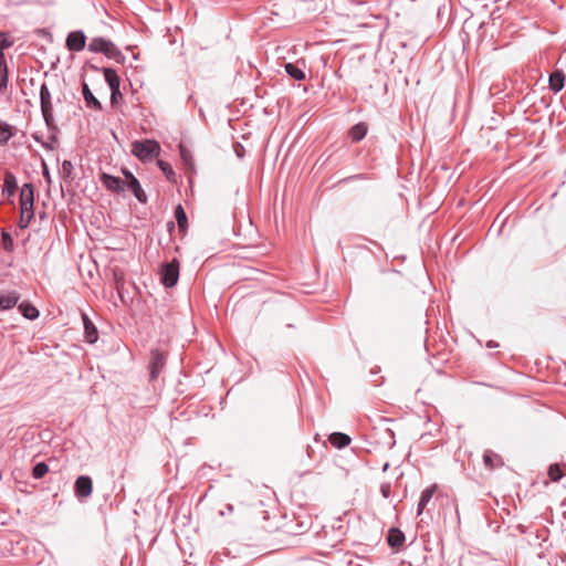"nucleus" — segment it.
Wrapping results in <instances>:
<instances>
[{
    "label": "nucleus",
    "instance_id": "nucleus-14",
    "mask_svg": "<svg viewBox=\"0 0 566 566\" xmlns=\"http://www.w3.org/2000/svg\"><path fill=\"white\" fill-rule=\"evenodd\" d=\"M82 92H83V96H84L85 103H86V105L88 107L95 108L97 111L102 109V104L93 95V93L91 92V90H90V87H88V85L86 83H83Z\"/></svg>",
    "mask_w": 566,
    "mask_h": 566
},
{
    "label": "nucleus",
    "instance_id": "nucleus-27",
    "mask_svg": "<svg viewBox=\"0 0 566 566\" xmlns=\"http://www.w3.org/2000/svg\"><path fill=\"white\" fill-rule=\"evenodd\" d=\"M180 157L186 166L192 168V155L191 151L182 144L179 145Z\"/></svg>",
    "mask_w": 566,
    "mask_h": 566
},
{
    "label": "nucleus",
    "instance_id": "nucleus-7",
    "mask_svg": "<svg viewBox=\"0 0 566 566\" xmlns=\"http://www.w3.org/2000/svg\"><path fill=\"white\" fill-rule=\"evenodd\" d=\"M165 364H166L165 355L158 349L151 350L149 366H150V378L153 380L158 377V375L160 374Z\"/></svg>",
    "mask_w": 566,
    "mask_h": 566
},
{
    "label": "nucleus",
    "instance_id": "nucleus-3",
    "mask_svg": "<svg viewBox=\"0 0 566 566\" xmlns=\"http://www.w3.org/2000/svg\"><path fill=\"white\" fill-rule=\"evenodd\" d=\"M179 279V262L175 259L163 266L161 282L166 287H172Z\"/></svg>",
    "mask_w": 566,
    "mask_h": 566
},
{
    "label": "nucleus",
    "instance_id": "nucleus-34",
    "mask_svg": "<svg viewBox=\"0 0 566 566\" xmlns=\"http://www.w3.org/2000/svg\"><path fill=\"white\" fill-rule=\"evenodd\" d=\"M73 166H72V163L69 161V160H64L63 164H62V169H63V172L65 175H70L71 170H72Z\"/></svg>",
    "mask_w": 566,
    "mask_h": 566
},
{
    "label": "nucleus",
    "instance_id": "nucleus-8",
    "mask_svg": "<svg viewBox=\"0 0 566 566\" xmlns=\"http://www.w3.org/2000/svg\"><path fill=\"white\" fill-rule=\"evenodd\" d=\"M74 492L77 497H88L93 492V483L91 478L81 475L76 479Z\"/></svg>",
    "mask_w": 566,
    "mask_h": 566
},
{
    "label": "nucleus",
    "instance_id": "nucleus-12",
    "mask_svg": "<svg viewBox=\"0 0 566 566\" xmlns=\"http://www.w3.org/2000/svg\"><path fill=\"white\" fill-rule=\"evenodd\" d=\"M387 542L390 547L398 549L405 542V535L400 530L391 528L389 530Z\"/></svg>",
    "mask_w": 566,
    "mask_h": 566
},
{
    "label": "nucleus",
    "instance_id": "nucleus-15",
    "mask_svg": "<svg viewBox=\"0 0 566 566\" xmlns=\"http://www.w3.org/2000/svg\"><path fill=\"white\" fill-rule=\"evenodd\" d=\"M103 181H104V185L107 187V189H109L112 191H123L124 190V180H122L120 178L104 174Z\"/></svg>",
    "mask_w": 566,
    "mask_h": 566
},
{
    "label": "nucleus",
    "instance_id": "nucleus-2",
    "mask_svg": "<svg viewBox=\"0 0 566 566\" xmlns=\"http://www.w3.org/2000/svg\"><path fill=\"white\" fill-rule=\"evenodd\" d=\"M104 77L111 88V103L112 105H116L118 101L123 98V95L119 90V76L117 75L115 70L107 67L104 69Z\"/></svg>",
    "mask_w": 566,
    "mask_h": 566
},
{
    "label": "nucleus",
    "instance_id": "nucleus-19",
    "mask_svg": "<svg viewBox=\"0 0 566 566\" xmlns=\"http://www.w3.org/2000/svg\"><path fill=\"white\" fill-rule=\"evenodd\" d=\"M483 462L485 467L490 470H493L497 467L503 465V460L500 455L493 453V452H485L483 455Z\"/></svg>",
    "mask_w": 566,
    "mask_h": 566
},
{
    "label": "nucleus",
    "instance_id": "nucleus-26",
    "mask_svg": "<svg viewBox=\"0 0 566 566\" xmlns=\"http://www.w3.org/2000/svg\"><path fill=\"white\" fill-rule=\"evenodd\" d=\"M564 475V472L559 464L555 463L552 464L548 469V476L552 481L556 482L559 481Z\"/></svg>",
    "mask_w": 566,
    "mask_h": 566
},
{
    "label": "nucleus",
    "instance_id": "nucleus-21",
    "mask_svg": "<svg viewBox=\"0 0 566 566\" xmlns=\"http://www.w3.org/2000/svg\"><path fill=\"white\" fill-rule=\"evenodd\" d=\"M367 134V125L365 123H358L353 126L349 130V136L353 142L361 140Z\"/></svg>",
    "mask_w": 566,
    "mask_h": 566
},
{
    "label": "nucleus",
    "instance_id": "nucleus-1",
    "mask_svg": "<svg viewBox=\"0 0 566 566\" xmlns=\"http://www.w3.org/2000/svg\"><path fill=\"white\" fill-rule=\"evenodd\" d=\"M132 153L143 161L151 160L159 156L160 145L153 139L137 140L132 144Z\"/></svg>",
    "mask_w": 566,
    "mask_h": 566
},
{
    "label": "nucleus",
    "instance_id": "nucleus-17",
    "mask_svg": "<svg viewBox=\"0 0 566 566\" xmlns=\"http://www.w3.org/2000/svg\"><path fill=\"white\" fill-rule=\"evenodd\" d=\"M565 75L560 71H555L549 76V87L554 92H559L564 87Z\"/></svg>",
    "mask_w": 566,
    "mask_h": 566
},
{
    "label": "nucleus",
    "instance_id": "nucleus-33",
    "mask_svg": "<svg viewBox=\"0 0 566 566\" xmlns=\"http://www.w3.org/2000/svg\"><path fill=\"white\" fill-rule=\"evenodd\" d=\"M2 243H3V247L6 250L12 249L13 242H12V238L10 237V234H8L6 232L2 233Z\"/></svg>",
    "mask_w": 566,
    "mask_h": 566
},
{
    "label": "nucleus",
    "instance_id": "nucleus-28",
    "mask_svg": "<svg viewBox=\"0 0 566 566\" xmlns=\"http://www.w3.org/2000/svg\"><path fill=\"white\" fill-rule=\"evenodd\" d=\"M49 471V467L46 463L44 462H40L38 463L34 468H33V472H32V475L33 478L35 479H41L43 478Z\"/></svg>",
    "mask_w": 566,
    "mask_h": 566
},
{
    "label": "nucleus",
    "instance_id": "nucleus-29",
    "mask_svg": "<svg viewBox=\"0 0 566 566\" xmlns=\"http://www.w3.org/2000/svg\"><path fill=\"white\" fill-rule=\"evenodd\" d=\"M157 164H158L159 168L161 169V171L165 174L166 178L168 180H172L174 176H175L172 167L164 160H158Z\"/></svg>",
    "mask_w": 566,
    "mask_h": 566
},
{
    "label": "nucleus",
    "instance_id": "nucleus-16",
    "mask_svg": "<svg viewBox=\"0 0 566 566\" xmlns=\"http://www.w3.org/2000/svg\"><path fill=\"white\" fill-rule=\"evenodd\" d=\"M17 189V179L14 175L10 171H7L4 174V180H3V193H8V196H13Z\"/></svg>",
    "mask_w": 566,
    "mask_h": 566
},
{
    "label": "nucleus",
    "instance_id": "nucleus-4",
    "mask_svg": "<svg viewBox=\"0 0 566 566\" xmlns=\"http://www.w3.org/2000/svg\"><path fill=\"white\" fill-rule=\"evenodd\" d=\"M34 189L31 184H24L20 193V210L22 214H34Z\"/></svg>",
    "mask_w": 566,
    "mask_h": 566
},
{
    "label": "nucleus",
    "instance_id": "nucleus-25",
    "mask_svg": "<svg viewBox=\"0 0 566 566\" xmlns=\"http://www.w3.org/2000/svg\"><path fill=\"white\" fill-rule=\"evenodd\" d=\"M12 136V127L4 122H0V145L6 144Z\"/></svg>",
    "mask_w": 566,
    "mask_h": 566
},
{
    "label": "nucleus",
    "instance_id": "nucleus-31",
    "mask_svg": "<svg viewBox=\"0 0 566 566\" xmlns=\"http://www.w3.org/2000/svg\"><path fill=\"white\" fill-rule=\"evenodd\" d=\"M12 45V42L9 41L4 33H0V60H3V53L2 50L10 48Z\"/></svg>",
    "mask_w": 566,
    "mask_h": 566
},
{
    "label": "nucleus",
    "instance_id": "nucleus-24",
    "mask_svg": "<svg viewBox=\"0 0 566 566\" xmlns=\"http://www.w3.org/2000/svg\"><path fill=\"white\" fill-rule=\"evenodd\" d=\"M285 71L291 77H293L297 81H302L305 78L304 72L301 69H298L296 65H294L293 63H286Z\"/></svg>",
    "mask_w": 566,
    "mask_h": 566
},
{
    "label": "nucleus",
    "instance_id": "nucleus-11",
    "mask_svg": "<svg viewBox=\"0 0 566 566\" xmlns=\"http://www.w3.org/2000/svg\"><path fill=\"white\" fill-rule=\"evenodd\" d=\"M20 300V294L15 291L0 293V311H7L14 307Z\"/></svg>",
    "mask_w": 566,
    "mask_h": 566
},
{
    "label": "nucleus",
    "instance_id": "nucleus-13",
    "mask_svg": "<svg viewBox=\"0 0 566 566\" xmlns=\"http://www.w3.org/2000/svg\"><path fill=\"white\" fill-rule=\"evenodd\" d=\"M83 323L85 329V338L88 343H95L97 340L98 334L94 324L90 321L87 315L83 314Z\"/></svg>",
    "mask_w": 566,
    "mask_h": 566
},
{
    "label": "nucleus",
    "instance_id": "nucleus-5",
    "mask_svg": "<svg viewBox=\"0 0 566 566\" xmlns=\"http://www.w3.org/2000/svg\"><path fill=\"white\" fill-rule=\"evenodd\" d=\"M88 50L92 52L104 53L108 57H114L118 51L116 46L104 38H94L88 44Z\"/></svg>",
    "mask_w": 566,
    "mask_h": 566
},
{
    "label": "nucleus",
    "instance_id": "nucleus-18",
    "mask_svg": "<svg viewBox=\"0 0 566 566\" xmlns=\"http://www.w3.org/2000/svg\"><path fill=\"white\" fill-rule=\"evenodd\" d=\"M328 441L336 448H344L350 443V438L342 432H334L328 437Z\"/></svg>",
    "mask_w": 566,
    "mask_h": 566
},
{
    "label": "nucleus",
    "instance_id": "nucleus-35",
    "mask_svg": "<svg viewBox=\"0 0 566 566\" xmlns=\"http://www.w3.org/2000/svg\"><path fill=\"white\" fill-rule=\"evenodd\" d=\"M43 175H44L45 179L50 182V175H49V171H48L46 168L44 169V174Z\"/></svg>",
    "mask_w": 566,
    "mask_h": 566
},
{
    "label": "nucleus",
    "instance_id": "nucleus-20",
    "mask_svg": "<svg viewBox=\"0 0 566 566\" xmlns=\"http://www.w3.org/2000/svg\"><path fill=\"white\" fill-rule=\"evenodd\" d=\"M437 490V486L436 485H432L428 489H426L422 493H421V496H420V501L418 503V514L420 515L424 507L427 506V504L430 502V500L432 499L434 492Z\"/></svg>",
    "mask_w": 566,
    "mask_h": 566
},
{
    "label": "nucleus",
    "instance_id": "nucleus-23",
    "mask_svg": "<svg viewBox=\"0 0 566 566\" xmlns=\"http://www.w3.org/2000/svg\"><path fill=\"white\" fill-rule=\"evenodd\" d=\"M175 217L180 230H186L188 227L187 216L182 206L178 205L175 210Z\"/></svg>",
    "mask_w": 566,
    "mask_h": 566
},
{
    "label": "nucleus",
    "instance_id": "nucleus-6",
    "mask_svg": "<svg viewBox=\"0 0 566 566\" xmlns=\"http://www.w3.org/2000/svg\"><path fill=\"white\" fill-rule=\"evenodd\" d=\"M125 175L124 187L126 186L140 202H146V195L143 191L138 180L128 170L123 171Z\"/></svg>",
    "mask_w": 566,
    "mask_h": 566
},
{
    "label": "nucleus",
    "instance_id": "nucleus-32",
    "mask_svg": "<svg viewBox=\"0 0 566 566\" xmlns=\"http://www.w3.org/2000/svg\"><path fill=\"white\" fill-rule=\"evenodd\" d=\"M33 217H34V214H28V213L22 214L21 213L20 221H19L20 228L25 229L30 224Z\"/></svg>",
    "mask_w": 566,
    "mask_h": 566
},
{
    "label": "nucleus",
    "instance_id": "nucleus-30",
    "mask_svg": "<svg viewBox=\"0 0 566 566\" xmlns=\"http://www.w3.org/2000/svg\"><path fill=\"white\" fill-rule=\"evenodd\" d=\"M8 81L4 59L0 60V87L6 86Z\"/></svg>",
    "mask_w": 566,
    "mask_h": 566
},
{
    "label": "nucleus",
    "instance_id": "nucleus-9",
    "mask_svg": "<svg viewBox=\"0 0 566 566\" xmlns=\"http://www.w3.org/2000/svg\"><path fill=\"white\" fill-rule=\"evenodd\" d=\"M85 35L82 31L71 32L66 38V48L70 51H82L85 48Z\"/></svg>",
    "mask_w": 566,
    "mask_h": 566
},
{
    "label": "nucleus",
    "instance_id": "nucleus-10",
    "mask_svg": "<svg viewBox=\"0 0 566 566\" xmlns=\"http://www.w3.org/2000/svg\"><path fill=\"white\" fill-rule=\"evenodd\" d=\"M41 108L45 120L48 122L52 115L51 93L46 84L41 85L40 90Z\"/></svg>",
    "mask_w": 566,
    "mask_h": 566
},
{
    "label": "nucleus",
    "instance_id": "nucleus-22",
    "mask_svg": "<svg viewBox=\"0 0 566 566\" xmlns=\"http://www.w3.org/2000/svg\"><path fill=\"white\" fill-rule=\"evenodd\" d=\"M19 311L28 319H35L39 317V311L30 303L23 302L19 305Z\"/></svg>",
    "mask_w": 566,
    "mask_h": 566
}]
</instances>
